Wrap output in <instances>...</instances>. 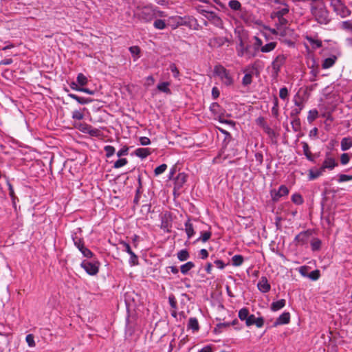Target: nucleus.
<instances>
[{"mask_svg": "<svg viewBox=\"0 0 352 352\" xmlns=\"http://www.w3.org/2000/svg\"><path fill=\"white\" fill-rule=\"evenodd\" d=\"M25 340L30 347L35 346L34 337L32 334H28Z\"/></svg>", "mask_w": 352, "mask_h": 352, "instance_id": "54", "label": "nucleus"}, {"mask_svg": "<svg viewBox=\"0 0 352 352\" xmlns=\"http://www.w3.org/2000/svg\"><path fill=\"white\" fill-rule=\"evenodd\" d=\"M167 25V21L165 22V21L164 20H162V19H155L154 23H153V26L155 28L157 29V30H164L165 29V28L166 27Z\"/></svg>", "mask_w": 352, "mask_h": 352, "instance_id": "36", "label": "nucleus"}, {"mask_svg": "<svg viewBox=\"0 0 352 352\" xmlns=\"http://www.w3.org/2000/svg\"><path fill=\"white\" fill-rule=\"evenodd\" d=\"M76 80L78 85L81 87L86 85L88 82L87 77L82 73L78 74Z\"/></svg>", "mask_w": 352, "mask_h": 352, "instance_id": "41", "label": "nucleus"}, {"mask_svg": "<svg viewBox=\"0 0 352 352\" xmlns=\"http://www.w3.org/2000/svg\"><path fill=\"white\" fill-rule=\"evenodd\" d=\"M305 39L314 50L320 48L322 46V41L316 38H314L311 36H306Z\"/></svg>", "mask_w": 352, "mask_h": 352, "instance_id": "22", "label": "nucleus"}, {"mask_svg": "<svg viewBox=\"0 0 352 352\" xmlns=\"http://www.w3.org/2000/svg\"><path fill=\"white\" fill-rule=\"evenodd\" d=\"M340 146L342 151L349 150L352 146V138L349 137L343 138L341 140Z\"/></svg>", "mask_w": 352, "mask_h": 352, "instance_id": "27", "label": "nucleus"}, {"mask_svg": "<svg viewBox=\"0 0 352 352\" xmlns=\"http://www.w3.org/2000/svg\"><path fill=\"white\" fill-rule=\"evenodd\" d=\"M139 141L140 144L142 146H146L151 144V140L147 137H140Z\"/></svg>", "mask_w": 352, "mask_h": 352, "instance_id": "62", "label": "nucleus"}, {"mask_svg": "<svg viewBox=\"0 0 352 352\" xmlns=\"http://www.w3.org/2000/svg\"><path fill=\"white\" fill-rule=\"evenodd\" d=\"M134 154L141 159H145L151 154V150L149 148H138L134 151Z\"/></svg>", "mask_w": 352, "mask_h": 352, "instance_id": "18", "label": "nucleus"}, {"mask_svg": "<svg viewBox=\"0 0 352 352\" xmlns=\"http://www.w3.org/2000/svg\"><path fill=\"white\" fill-rule=\"evenodd\" d=\"M200 12L209 20H213L215 23L221 21L220 18L214 12L205 10H201Z\"/></svg>", "mask_w": 352, "mask_h": 352, "instance_id": "25", "label": "nucleus"}, {"mask_svg": "<svg viewBox=\"0 0 352 352\" xmlns=\"http://www.w3.org/2000/svg\"><path fill=\"white\" fill-rule=\"evenodd\" d=\"M79 104H89L92 102V99L87 98H83V97H79L77 96V99L76 100Z\"/></svg>", "mask_w": 352, "mask_h": 352, "instance_id": "57", "label": "nucleus"}, {"mask_svg": "<svg viewBox=\"0 0 352 352\" xmlns=\"http://www.w3.org/2000/svg\"><path fill=\"white\" fill-rule=\"evenodd\" d=\"M285 56L283 54H279L272 61V67L273 70H274L276 74L280 71L281 66L285 62Z\"/></svg>", "mask_w": 352, "mask_h": 352, "instance_id": "14", "label": "nucleus"}, {"mask_svg": "<svg viewBox=\"0 0 352 352\" xmlns=\"http://www.w3.org/2000/svg\"><path fill=\"white\" fill-rule=\"evenodd\" d=\"M104 150L106 153V157L109 158L115 153V148L111 145H107L104 147Z\"/></svg>", "mask_w": 352, "mask_h": 352, "instance_id": "45", "label": "nucleus"}, {"mask_svg": "<svg viewBox=\"0 0 352 352\" xmlns=\"http://www.w3.org/2000/svg\"><path fill=\"white\" fill-rule=\"evenodd\" d=\"M167 168V165L166 164H162L160 166L156 167L154 170L155 175L156 176L160 175L165 172Z\"/></svg>", "mask_w": 352, "mask_h": 352, "instance_id": "48", "label": "nucleus"}, {"mask_svg": "<svg viewBox=\"0 0 352 352\" xmlns=\"http://www.w3.org/2000/svg\"><path fill=\"white\" fill-rule=\"evenodd\" d=\"M73 241L74 243L75 246L79 250V251L85 246L83 240L77 236H73Z\"/></svg>", "mask_w": 352, "mask_h": 352, "instance_id": "46", "label": "nucleus"}, {"mask_svg": "<svg viewBox=\"0 0 352 352\" xmlns=\"http://www.w3.org/2000/svg\"><path fill=\"white\" fill-rule=\"evenodd\" d=\"M311 12L315 20L320 24L327 25L331 21L329 11L322 3L313 6Z\"/></svg>", "mask_w": 352, "mask_h": 352, "instance_id": "3", "label": "nucleus"}, {"mask_svg": "<svg viewBox=\"0 0 352 352\" xmlns=\"http://www.w3.org/2000/svg\"><path fill=\"white\" fill-rule=\"evenodd\" d=\"M310 235L311 232L309 230L301 232L295 236L294 242L296 245H304L307 243Z\"/></svg>", "mask_w": 352, "mask_h": 352, "instance_id": "11", "label": "nucleus"}, {"mask_svg": "<svg viewBox=\"0 0 352 352\" xmlns=\"http://www.w3.org/2000/svg\"><path fill=\"white\" fill-rule=\"evenodd\" d=\"M320 272L318 270H316L311 272L308 275V278L312 280H317L320 278Z\"/></svg>", "mask_w": 352, "mask_h": 352, "instance_id": "53", "label": "nucleus"}, {"mask_svg": "<svg viewBox=\"0 0 352 352\" xmlns=\"http://www.w3.org/2000/svg\"><path fill=\"white\" fill-rule=\"evenodd\" d=\"M134 15L144 22H149L154 19L166 16L164 12L160 11L153 6L138 8L135 12Z\"/></svg>", "mask_w": 352, "mask_h": 352, "instance_id": "2", "label": "nucleus"}, {"mask_svg": "<svg viewBox=\"0 0 352 352\" xmlns=\"http://www.w3.org/2000/svg\"><path fill=\"white\" fill-rule=\"evenodd\" d=\"M198 352H213L212 346L206 345L200 350H199Z\"/></svg>", "mask_w": 352, "mask_h": 352, "instance_id": "64", "label": "nucleus"}, {"mask_svg": "<svg viewBox=\"0 0 352 352\" xmlns=\"http://www.w3.org/2000/svg\"><path fill=\"white\" fill-rule=\"evenodd\" d=\"M80 266L89 275L94 276L98 272L99 265L98 263H92L85 260L81 263Z\"/></svg>", "mask_w": 352, "mask_h": 352, "instance_id": "8", "label": "nucleus"}, {"mask_svg": "<svg viewBox=\"0 0 352 352\" xmlns=\"http://www.w3.org/2000/svg\"><path fill=\"white\" fill-rule=\"evenodd\" d=\"M289 11L288 5L283 2L271 13V18L274 20L278 29H284L287 25Z\"/></svg>", "mask_w": 352, "mask_h": 352, "instance_id": "1", "label": "nucleus"}, {"mask_svg": "<svg viewBox=\"0 0 352 352\" xmlns=\"http://www.w3.org/2000/svg\"><path fill=\"white\" fill-rule=\"evenodd\" d=\"M251 46L245 45L243 41L241 40L239 44L236 47L237 55L240 57L245 56L251 58L256 56V53L250 51Z\"/></svg>", "mask_w": 352, "mask_h": 352, "instance_id": "6", "label": "nucleus"}, {"mask_svg": "<svg viewBox=\"0 0 352 352\" xmlns=\"http://www.w3.org/2000/svg\"><path fill=\"white\" fill-rule=\"evenodd\" d=\"M188 328L191 329L193 332L198 331L199 325L198 320L196 318H190L188 323Z\"/></svg>", "mask_w": 352, "mask_h": 352, "instance_id": "31", "label": "nucleus"}, {"mask_svg": "<svg viewBox=\"0 0 352 352\" xmlns=\"http://www.w3.org/2000/svg\"><path fill=\"white\" fill-rule=\"evenodd\" d=\"M244 261L243 256L239 254L234 255L232 258V264L233 266L239 267L241 266Z\"/></svg>", "mask_w": 352, "mask_h": 352, "instance_id": "35", "label": "nucleus"}, {"mask_svg": "<svg viewBox=\"0 0 352 352\" xmlns=\"http://www.w3.org/2000/svg\"><path fill=\"white\" fill-rule=\"evenodd\" d=\"M261 34L263 37H265L266 43L263 45L262 48H261L260 52L267 54L272 52L276 47L277 42L270 41V37L266 32L262 31Z\"/></svg>", "mask_w": 352, "mask_h": 352, "instance_id": "7", "label": "nucleus"}, {"mask_svg": "<svg viewBox=\"0 0 352 352\" xmlns=\"http://www.w3.org/2000/svg\"><path fill=\"white\" fill-rule=\"evenodd\" d=\"M245 75L242 79V85L244 87L249 86L252 82L253 72L250 70V68H246L243 70Z\"/></svg>", "mask_w": 352, "mask_h": 352, "instance_id": "17", "label": "nucleus"}, {"mask_svg": "<svg viewBox=\"0 0 352 352\" xmlns=\"http://www.w3.org/2000/svg\"><path fill=\"white\" fill-rule=\"evenodd\" d=\"M219 105L217 102H212L210 106V109L213 113H218Z\"/></svg>", "mask_w": 352, "mask_h": 352, "instance_id": "61", "label": "nucleus"}, {"mask_svg": "<svg viewBox=\"0 0 352 352\" xmlns=\"http://www.w3.org/2000/svg\"><path fill=\"white\" fill-rule=\"evenodd\" d=\"M318 116V112L316 109L310 110L308 113L307 120L309 123L315 120Z\"/></svg>", "mask_w": 352, "mask_h": 352, "instance_id": "43", "label": "nucleus"}, {"mask_svg": "<svg viewBox=\"0 0 352 352\" xmlns=\"http://www.w3.org/2000/svg\"><path fill=\"white\" fill-rule=\"evenodd\" d=\"M324 172V171L322 170L321 167L320 168L311 169L309 171V179L310 180H314L322 175Z\"/></svg>", "mask_w": 352, "mask_h": 352, "instance_id": "29", "label": "nucleus"}, {"mask_svg": "<svg viewBox=\"0 0 352 352\" xmlns=\"http://www.w3.org/2000/svg\"><path fill=\"white\" fill-rule=\"evenodd\" d=\"M294 104L296 107L292 109L290 113L292 117H297L304 107L302 102L301 101L294 100Z\"/></svg>", "mask_w": 352, "mask_h": 352, "instance_id": "23", "label": "nucleus"}, {"mask_svg": "<svg viewBox=\"0 0 352 352\" xmlns=\"http://www.w3.org/2000/svg\"><path fill=\"white\" fill-rule=\"evenodd\" d=\"M350 157L348 153H343L340 156V162L342 165H346L349 163Z\"/></svg>", "mask_w": 352, "mask_h": 352, "instance_id": "59", "label": "nucleus"}, {"mask_svg": "<svg viewBox=\"0 0 352 352\" xmlns=\"http://www.w3.org/2000/svg\"><path fill=\"white\" fill-rule=\"evenodd\" d=\"M177 258L180 261H185L188 259L190 255L186 250H182L177 252Z\"/></svg>", "mask_w": 352, "mask_h": 352, "instance_id": "39", "label": "nucleus"}, {"mask_svg": "<svg viewBox=\"0 0 352 352\" xmlns=\"http://www.w3.org/2000/svg\"><path fill=\"white\" fill-rule=\"evenodd\" d=\"M129 153V147L126 146H124L122 148H120L117 152V156L118 157H121L122 156L127 155Z\"/></svg>", "mask_w": 352, "mask_h": 352, "instance_id": "55", "label": "nucleus"}, {"mask_svg": "<svg viewBox=\"0 0 352 352\" xmlns=\"http://www.w3.org/2000/svg\"><path fill=\"white\" fill-rule=\"evenodd\" d=\"M322 241L318 238H314L311 241V247L313 251H318L321 248Z\"/></svg>", "mask_w": 352, "mask_h": 352, "instance_id": "38", "label": "nucleus"}, {"mask_svg": "<svg viewBox=\"0 0 352 352\" xmlns=\"http://www.w3.org/2000/svg\"><path fill=\"white\" fill-rule=\"evenodd\" d=\"M290 315L289 312H284L276 319L275 325L286 324L289 322Z\"/></svg>", "mask_w": 352, "mask_h": 352, "instance_id": "20", "label": "nucleus"}, {"mask_svg": "<svg viewBox=\"0 0 352 352\" xmlns=\"http://www.w3.org/2000/svg\"><path fill=\"white\" fill-rule=\"evenodd\" d=\"M250 316L249 309L247 307H243L239 309L238 312V317L241 321H245L246 322L248 317Z\"/></svg>", "mask_w": 352, "mask_h": 352, "instance_id": "30", "label": "nucleus"}, {"mask_svg": "<svg viewBox=\"0 0 352 352\" xmlns=\"http://www.w3.org/2000/svg\"><path fill=\"white\" fill-rule=\"evenodd\" d=\"M257 287L258 290L262 293H267L271 289L270 284L268 283V280L265 276L261 277L257 283Z\"/></svg>", "mask_w": 352, "mask_h": 352, "instance_id": "13", "label": "nucleus"}, {"mask_svg": "<svg viewBox=\"0 0 352 352\" xmlns=\"http://www.w3.org/2000/svg\"><path fill=\"white\" fill-rule=\"evenodd\" d=\"M218 130L222 133L223 134L225 135V140L224 141H228L229 142L231 139H232V136L230 135V133L229 132H228L227 131L221 129V128H218Z\"/></svg>", "mask_w": 352, "mask_h": 352, "instance_id": "60", "label": "nucleus"}, {"mask_svg": "<svg viewBox=\"0 0 352 352\" xmlns=\"http://www.w3.org/2000/svg\"><path fill=\"white\" fill-rule=\"evenodd\" d=\"M212 233L210 230L201 232V236L196 240V241H202L203 243H206L208 241L211 237Z\"/></svg>", "mask_w": 352, "mask_h": 352, "instance_id": "37", "label": "nucleus"}, {"mask_svg": "<svg viewBox=\"0 0 352 352\" xmlns=\"http://www.w3.org/2000/svg\"><path fill=\"white\" fill-rule=\"evenodd\" d=\"M331 6L333 8L334 12L342 18L347 17L351 14V11L341 0H331Z\"/></svg>", "mask_w": 352, "mask_h": 352, "instance_id": "5", "label": "nucleus"}, {"mask_svg": "<svg viewBox=\"0 0 352 352\" xmlns=\"http://www.w3.org/2000/svg\"><path fill=\"white\" fill-rule=\"evenodd\" d=\"M289 96V91L287 87H284L280 89L279 91V97L285 100L286 99H288Z\"/></svg>", "mask_w": 352, "mask_h": 352, "instance_id": "49", "label": "nucleus"}, {"mask_svg": "<svg viewBox=\"0 0 352 352\" xmlns=\"http://www.w3.org/2000/svg\"><path fill=\"white\" fill-rule=\"evenodd\" d=\"M72 117L74 120H81L84 118V114L79 110H75L72 112Z\"/></svg>", "mask_w": 352, "mask_h": 352, "instance_id": "51", "label": "nucleus"}, {"mask_svg": "<svg viewBox=\"0 0 352 352\" xmlns=\"http://www.w3.org/2000/svg\"><path fill=\"white\" fill-rule=\"evenodd\" d=\"M337 166L338 163L336 162L334 158L327 156L321 168L322 170L324 171L325 169L333 170Z\"/></svg>", "mask_w": 352, "mask_h": 352, "instance_id": "15", "label": "nucleus"}, {"mask_svg": "<svg viewBox=\"0 0 352 352\" xmlns=\"http://www.w3.org/2000/svg\"><path fill=\"white\" fill-rule=\"evenodd\" d=\"M186 182V175L184 173H179L175 178V189H179Z\"/></svg>", "mask_w": 352, "mask_h": 352, "instance_id": "21", "label": "nucleus"}, {"mask_svg": "<svg viewBox=\"0 0 352 352\" xmlns=\"http://www.w3.org/2000/svg\"><path fill=\"white\" fill-rule=\"evenodd\" d=\"M170 82H162L157 85V89L158 91L170 94L171 93L170 89L169 88Z\"/></svg>", "mask_w": 352, "mask_h": 352, "instance_id": "32", "label": "nucleus"}, {"mask_svg": "<svg viewBox=\"0 0 352 352\" xmlns=\"http://www.w3.org/2000/svg\"><path fill=\"white\" fill-rule=\"evenodd\" d=\"M184 22V21L182 17L179 16H173L168 18L167 20V25L175 29L178 26L183 25Z\"/></svg>", "mask_w": 352, "mask_h": 352, "instance_id": "16", "label": "nucleus"}, {"mask_svg": "<svg viewBox=\"0 0 352 352\" xmlns=\"http://www.w3.org/2000/svg\"><path fill=\"white\" fill-rule=\"evenodd\" d=\"M80 252L82 253V254L87 258H91L93 256V253L90 250H89L87 248L84 246Z\"/></svg>", "mask_w": 352, "mask_h": 352, "instance_id": "56", "label": "nucleus"}, {"mask_svg": "<svg viewBox=\"0 0 352 352\" xmlns=\"http://www.w3.org/2000/svg\"><path fill=\"white\" fill-rule=\"evenodd\" d=\"M170 69L173 73V76L175 78H177L179 75V71L175 64H171L170 65Z\"/></svg>", "mask_w": 352, "mask_h": 352, "instance_id": "63", "label": "nucleus"}, {"mask_svg": "<svg viewBox=\"0 0 352 352\" xmlns=\"http://www.w3.org/2000/svg\"><path fill=\"white\" fill-rule=\"evenodd\" d=\"M129 51H130L131 54H132V56L135 59L139 58V54H140V50L139 47H138V46L130 47H129Z\"/></svg>", "mask_w": 352, "mask_h": 352, "instance_id": "52", "label": "nucleus"}, {"mask_svg": "<svg viewBox=\"0 0 352 352\" xmlns=\"http://www.w3.org/2000/svg\"><path fill=\"white\" fill-rule=\"evenodd\" d=\"M308 270H309V267L307 266H301L299 267L298 269V272L299 273L304 277H308Z\"/></svg>", "mask_w": 352, "mask_h": 352, "instance_id": "58", "label": "nucleus"}, {"mask_svg": "<svg viewBox=\"0 0 352 352\" xmlns=\"http://www.w3.org/2000/svg\"><path fill=\"white\" fill-rule=\"evenodd\" d=\"M214 74L218 76L222 83L226 86H230L234 82L233 77L230 72L221 65L214 67Z\"/></svg>", "mask_w": 352, "mask_h": 352, "instance_id": "4", "label": "nucleus"}, {"mask_svg": "<svg viewBox=\"0 0 352 352\" xmlns=\"http://www.w3.org/2000/svg\"><path fill=\"white\" fill-rule=\"evenodd\" d=\"M289 189L285 185H281L278 190H272L270 192L272 199L273 201H278L280 197L287 196L289 194Z\"/></svg>", "mask_w": 352, "mask_h": 352, "instance_id": "9", "label": "nucleus"}, {"mask_svg": "<svg viewBox=\"0 0 352 352\" xmlns=\"http://www.w3.org/2000/svg\"><path fill=\"white\" fill-rule=\"evenodd\" d=\"M256 325L257 328H261L264 324V319L263 317L256 318L254 314H250L248 319L246 321L245 325L250 327Z\"/></svg>", "mask_w": 352, "mask_h": 352, "instance_id": "12", "label": "nucleus"}, {"mask_svg": "<svg viewBox=\"0 0 352 352\" xmlns=\"http://www.w3.org/2000/svg\"><path fill=\"white\" fill-rule=\"evenodd\" d=\"M184 226L188 239H190L195 234V227L190 219L185 222Z\"/></svg>", "mask_w": 352, "mask_h": 352, "instance_id": "19", "label": "nucleus"}, {"mask_svg": "<svg viewBox=\"0 0 352 352\" xmlns=\"http://www.w3.org/2000/svg\"><path fill=\"white\" fill-rule=\"evenodd\" d=\"M292 201L295 204L301 205L303 203V199L302 196L298 193H295L292 196Z\"/></svg>", "mask_w": 352, "mask_h": 352, "instance_id": "44", "label": "nucleus"}, {"mask_svg": "<svg viewBox=\"0 0 352 352\" xmlns=\"http://www.w3.org/2000/svg\"><path fill=\"white\" fill-rule=\"evenodd\" d=\"M263 129L265 133L268 135L269 137L273 138L275 136V132L274 131L268 126L266 123H263Z\"/></svg>", "mask_w": 352, "mask_h": 352, "instance_id": "47", "label": "nucleus"}, {"mask_svg": "<svg viewBox=\"0 0 352 352\" xmlns=\"http://www.w3.org/2000/svg\"><path fill=\"white\" fill-rule=\"evenodd\" d=\"M195 263L192 261H188L180 267V271L183 274H187L188 272L195 267Z\"/></svg>", "mask_w": 352, "mask_h": 352, "instance_id": "33", "label": "nucleus"}, {"mask_svg": "<svg viewBox=\"0 0 352 352\" xmlns=\"http://www.w3.org/2000/svg\"><path fill=\"white\" fill-rule=\"evenodd\" d=\"M120 244L124 248V251L127 252L130 255L129 264L131 266L136 265L138 264V258L137 255L131 250V248L129 243L124 241H122Z\"/></svg>", "mask_w": 352, "mask_h": 352, "instance_id": "10", "label": "nucleus"}, {"mask_svg": "<svg viewBox=\"0 0 352 352\" xmlns=\"http://www.w3.org/2000/svg\"><path fill=\"white\" fill-rule=\"evenodd\" d=\"M337 58L336 56H331L325 58L322 64V67L324 69L331 67L336 63Z\"/></svg>", "mask_w": 352, "mask_h": 352, "instance_id": "26", "label": "nucleus"}, {"mask_svg": "<svg viewBox=\"0 0 352 352\" xmlns=\"http://www.w3.org/2000/svg\"><path fill=\"white\" fill-rule=\"evenodd\" d=\"M273 107L272 108V113L274 117H278V100L276 97H274L273 100Z\"/></svg>", "mask_w": 352, "mask_h": 352, "instance_id": "42", "label": "nucleus"}, {"mask_svg": "<svg viewBox=\"0 0 352 352\" xmlns=\"http://www.w3.org/2000/svg\"><path fill=\"white\" fill-rule=\"evenodd\" d=\"M128 164V160L126 158H121L118 159L117 161H116L113 164V167L114 168H120Z\"/></svg>", "mask_w": 352, "mask_h": 352, "instance_id": "40", "label": "nucleus"}, {"mask_svg": "<svg viewBox=\"0 0 352 352\" xmlns=\"http://www.w3.org/2000/svg\"><path fill=\"white\" fill-rule=\"evenodd\" d=\"M254 43L253 45V47H254V51L256 54L257 52H260L261 48H262L263 45V41H262L261 38H260L257 36H254Z\"/></svg>", "mask_w": 352, "mask_h": 352, "instance_id": "34", "label": "nucleus"}, {"mask_svg": "<svg viewBox=\"0 0 352 352\" xmlns=\"http://www.w3.org/2000/svg\"><path fill=\"white\" fill-rule=\"evenodd\" d=\"M338 182L342 183L345 182L352 181V175H348L344 174H340L338 175Z\"/></svg>", "mask_w": 352, "mask_h": 352, "instance_id": "50", "label": "nucleus"}, {"mask_svg": "<svg viewBox=\"0 0 352 352\" xmlns=\"http://www.w3.org/2000/svg\"><path fill=\"white\" fill-rule=\"evenodd\" d=\"M229 7L234 11H239L241 13V17L244 19L243 16V12L241 8V3L238 0H230L228 3Z\"/></svg>", "mask_w": 352, "mask_h": 352, "instance_id": "24", "label": "nucleus"}, {"mask_svg": "<svg viewBox=\"0 0 352 352\" xmlns=\"http://www.w3.org/2000/svg\"><path fill=\"white\" fill-rule=\"evenodd\" d=\"M286 301L285 299H280L277 301L273 302L271 304V310L273 311H277L285 306Z\"/></svg>", "mask_w": 352, "mask_h": 352, "instance_id": "28", "label": "nucleus"}]
</instances>
